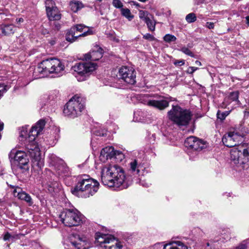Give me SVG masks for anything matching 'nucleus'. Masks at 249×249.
I'll use <instances>...</instances> for the list:
<instances>
[{
    "label": "nucleus",
    "instance_id": "1",
    "mask_svg": "<svg viewBox=\"0 0 249 249\" xmlns=\"http://www.w3.org/2000/svg\"><path fill=\"white\" fill-rule=\"evenodd\" d=\"M129 164L127 175L123 168L117 164L105 166L101 172L102 183L109 187L127 188L132 183V176L138 175L140 172L137 160H134Z\"/></svg>",
    "mask_w": 249,
    "mask_h": 249
},
{
    "label": "nucleus",
    "instance_id": "2",
    "mask_svg": "<svg viewBox=\"0 0 249 249\" xmlns=\"http://www.w3.org/2000/svg\"><path fill=\"white\" fill-rule=\"evenodd\" d=\"M244 134L234 130L230 131L222 138L224 144L229 147H233L230 151L231 164L240 171L249 167V147L245 148L239 145L243 139Z\"/></svg>",
    "mask_w": 249,
    "mask_h": 249
},
{
    "label": "nucleus",
    "instance_id": "3",
    "mask_svg": "<svg viewBox=\"0 0 249 249\" xmlns=\"http://www.w3.org/2000/svg\"><path fill=\"white\" fill-rule=\"evenodd\" d=\"M45 122L43 120L38 121L35 125L33 126L28 134L29 141H31L26 145V149L29 156L32 158V165L36 170H40L44 165L43 160L41 157L40 151L34 141L36 137L38 136L43 129Z\"/></svg>",
    "mask_w": 249,
    "mask_h": 249
},
{
    "label": "nucleus",
    "instance_id": "4",
    "mask_svg": "<svg viewBox=\"0 0 249 249\" xmlns=\"http://www.w3.org/2000/svg\"><path fill=\"white\" fill-rule=\"evenodd\" d=\"M99 183L87 175H82L77 178V183L71 189V193L79 197L87 198L94 195L98 190Z\"/></svg>",
    "mask_w": 249,
    "mask_h": 249
},
{
    "label": "nucleus",
    "instance_id": "5",
    "mask_svg": "<svg viewBox=\"0 0 249 249\" xmlns=\"http://www.w3.org/2000/svg\"><path fill=\"white\" fill-rule=\"evenodd\" d=\"M85 99L74 95L64 106L63 110L64 116L71 119L80 116L85 108Z\"/></svg>",
    "mask_w": 249,
    "mask_h": 249
},
{
    "label": "nucleus",
    "instance_id": "6",
    "mask_svg": "<svg viewBox=\"0 0 249 249\" xmlns=\"http://www.w3.org/2000/svg\"><path fill=\"white\" fill-rule=\"evenodd\" d=\"M64 69V64L59 59L55 58L43 60L38 64L37 67L39 72L44 74L55 73L57 76L63 74Z\"/></svg>",
    "mask_w": 249,
    "mask_h": 249
},
{
    "label": "nucleus",
    "instance_id": "7",
    "mask_svg": "<svg viewBox=\"0 0 249 249\" xmlns=\"http://www.w3.org/2000/svg\"><path fill=\"white\" fill-rule=\"evenodd\" d=\"M169 119L178 126L187 125L192 117L189 110L184 109L178 105L172 106V109L168 112Z\"/></svg>",
    "mask_w": 249,
    "mask_h": 249
},
{
    "label": "nucleus",
    "instance_id": "8",
    "mask_svg": "<svg viewBox=\"0 0 249 249\" xmlns=\"http://www.w3.org/2000/svg\"><path fill=\"white\" fill-rule=\"evenodd\" d=\"M62 223L67 227L78 226L86 220L85 217L77 210L65 209L59 214Z\"/></svg>",
    "mask_w": 249,
    "mask_h": 249
},
{
    "label": "nucleus",
    "instance_id": "9",
    "mask_svg": "<svg viewBox=\"0 0 249 249\" xmlns=\"http://www.w3.org/2000/svg\"><path fill=\"white\" fill-rule=\"evenodd\" d=\"M92 243L89 238L84 235L72 233L69 238L68 244L65 246V249H89Z\"/></svg>",
    "mask_w": 249,
    "mask_h": 249
},
{
    "label": "nucleus",
    "instance_id": "10",
    "mask_svg": "<svg viewBox=\"0 0 249 249\" xmlns=\"http://www.w3.org/2000/svg\"><path fill=\"white\" fill-rule=\"evenodd\" d=\"M96 241L102 249H122V243L118 241L111 234L96 233Z\"/></svg>",
    "mask_w": 249,
    "mask_h": 249
},
{
    "label": "nucleus",
    "instance_id": "11",
    "mask_svg": "<svg viewBox=\"0 0 249 249\" xmlns=\"http://www.w3.org/2000/svg\"><path fill=\"white\" fill-rule=\"evenodd\" d=\"M9 159L12 165H17L22 172L29 170V160L25 152L12 149L9 154Z\"/></svg>",
    "mask_w": 249,
    "mask_h": 249
},
{
    "label": "nucleus",
    "instance_id": "12",
    "mask_svg": "<svg viewBox=\"0 0 249 249\" xmlns=\"http://www.w3.org/2000/svg\"><path fill=\"white\" fill-rule=\"evenodd\" d=\"M97 65L91 62H82L76 64L72 69L78 81L86 80L89 74L96 69Z\"/></svg>",
    "mask_w": 249,
    "mask_h": 249
},
{
    "label": "nucleus",
    "instance_id": "13",
    "mask_svg": "<svg viewBox=\"0 0 249 249\" xmlns=\"http://www.w3.org/2000/svg\"><path fill=\"white\" fill-rule=\"evenodd\" d=\"M136 72L131 67L123 66L119 70L117 76L128 84L134 85L136 82Z\"/></svg>",
    "mask_w": 249,
    "mask_h": 249
},
{
    "label": "nucleus",
    "instance_id": "14",
    "mask_svg": "<svg viewBox=\"0 0 249 249\" xmlns=\"http://www.w3.org/2000/svg\"><path fill=\"white\" fill-rule=\"evenodd\" d=\"M185 146L196 153L207 147V145L203 141L194 136L188 137L184 142Z\"/></svg>",
    "mask_w": 249,
    "mask_h": 249
},
{
    "label": "nucleus",
    "instance_id": "15",
    "mask_svg": "<svg viewBox=\"0 0 249 249\" xmlns=\"http://www.w3.org/2000/svg\"><path fill=\"white\" fill-rule=\"evenodd\" d=\"M47 175V188L51 193H57L61 189V186L57 180H55L56 176L50 170H46Z\"/></svg>",
    "mask_w": 249,
    "mask_h": 249
},
{
    "label": "nucleus",
    "instance_id": "16",
    "mask_svg": "<svg viewBox=\"0 0 249 249\" xmlns=\"http://www.w3.org/2000/svg\"><path fill=\"white\" fill-rule=\"evenodd\" d=\"M104 51L98 45L95 46L94 49L89 53L84 54V58L86 60L97 61L103 57Z\"/></svg>",
    "mask_w": 249,
    "mask_h": 249
},
{
    "label": "nucleus",
    "instance_id": "17",
    "mask_svg": "<svg viewBox=\"0 0 249 249\" xmlns=\"http://www.w3.org/2000/svg\"><path fill=\"white\" fill-rule=\"evenodd\" d=\"M13 194L15 197H17L19 199L26 201L29 206L33 205V201L31 196L25 192L23 191L21 188L17 187L13 190Z\"/></svg>",
    "mask_w": 249,
    "mask_h": 249
},
{
    "label": "nucleus",
    "instance_id": "18",
    "mask_svg": "<svg viewBox=\"0 0 249 249\" xmlns=\"http://www.w3.org/2000/svg\"><path fill=\"white\" fill-rule=\"evenodd\" d=\"M147 105L160 110H162L169 106V102L164 99L159 100H150L147 102Z\"/></svg>",
    "mask_w": 249,
    "mask_h": 249
},
{
    "label": "nucleus",
    "instance_id": "19",
    "mask_svg": "<svg viewBox=\"0 0 249 249\" xmlns=\"http://www.w3.org/2000/svg\"><path fill=\"white\" fill-rule=\"evenodd\" d=\"M92 34V31H90L89 29L87 31L84 32V33L81 34H72L71 33V29H70L67 33L66 35V39L67 41L70 42H73L75 41L79 37L85 36L88 35Z\"/></svg>",
    "mask_w": 249,
    "mask_h": 249
},
{
    "label": "nucleus",
    "instance_id": "20",
    "mask_svg": "<svg viewBox=\"0 0 249 249\" xmlns=\"http://www.w3.org/2000/svg\"><path fill=\"white\" fill-rule=\"evenodd\" d=\"M16 30V27L12 24L0 25V35L9 36L13 35Z\"/></svg>",
    "mask_w": 249,
    "mask_h": 249
},
{
    "label": "nucleus",
    "instance_id": "21",
    "mask_svg": "<svg viewBox=\"0 0 249 249\" xmlns=\"http://www.w3.org/2000/svg\"><path fill=\"white\" fill-rule=\"evenodd\" d=\"M116 154V151L114 150L112 146H108L102 149L100 153V158H105L107 160L111 159Z\"/></svg>",
    "mask_w": 249,
    "mask_h": 249
},
{
    "label": "nucleus",
    "instance_id": "22",
    "mask_svg": "<svg viewBox=\"0 0 249 249\" xmlns=\"http://www.w3.org/2000/svg\"><path fill=\"white\" fill-rule=\"evenodd\" d=\"M46 13L50 20H58L61 18V14L57 7H54V9L47 11Z\"/></svg>",
    "mask_w": 249,
    "mask_h": 249
},
{
    "label": "nucleus",
    "instance_id": "23",
    "mask_svg": "<svg viewBox=\"0 0 249 249\" xmlns=\"http://www.w3.org/2000/svg\"><path fill=\"white\" fill-rule=\"evenodd\" d=\"M56 172L59 176L64 177L68 176L69 175V168L65 165L60 163L55 168Z\"/></svg>",
    "mask_w": 249,
    "mask_h": 249
},
{
    "label": "nucleus",
    "instance_id": "24",
    "mask_svg": "<svg viewBox=\"0 0 249 249\" xmlns=\"http://www.w3.org/2000/svg\"><path fill=\"white\" fill-rule=\"evenodd\" d=\"M71 33L72 34H76L78 32L84 33V32L87 31L89 29L91 31L89 28L84 24H77L72 26L71 28Z\"/></svg>",
    "mask_w": 249,
    "mask_h": 249
},
{
    "label": "nucleus",
    "instance_id": "25",
    "mask_svg": "<svg viewBox=\"0 0 249 249\" xmlns=\"http://www.w3.org/2000/svg\"><path fill=\"white\" fill-rule=\"evenodd\" d=\"M62 162V161L55 155L51 154L49 156V163L54 168Z\"/></svg>",
    "mask_w": 249,
    "mask_h": 249
},
{
    "label": "nucleus",
    "instance_id": "26",
    "mask_svg": "<svg viewBox=\"0 0 249 249\" xmlns=\"http://www.w3.org/2000/svg\"><path fill=\"white\" fill-rule=\"evenodd\" d=\"M144 22L146 24L147 28L149 31L154 32L155 30L156 22L154 20L153 16L152 18L150 17L148 19H147Z\"/></svg>",
    "mask_w": 249,
    "mask_h": 249
},
{
    "label": "nucleus",
    "instance_id": "27",
    "mask_svg": "<svg viewBox=\"0 0 249 249\" xmlns=\"http://www.w3.org/2000/svg\"><path fill=\"white\" fill-rule=\"evenodd\" d=\"M144 115L145 113L143 112L142 110H137L134 112V118H135L136 121L138 122H144Z\"/></svg>",
    "mask_w": 249,
    "mask_h": 249
},
{
    "label": "nucleus",
    "instance_id": "28",
    "mask_svg": "<svg viewBox=\"0 0 249 249\" xmlns=\"http://www.w3.org/2000/svg\"><path fill=\"white\" fill-rule=\"evenodd\" d=\"M70 6L71 11L75 13L82 8V3L78 1L71 2Z\"/></svg>",
    "mask_w": 249,
    "mask_h": 249
},
{
    "label": "nucleus",
    "instance_id": "29",
    "mask_svg": "<svg viewBox=\"0 0 249 249\" xmlns=\"http://www.w3.org/2000/svg\"><path fill=\"white\" fill-rule=\"evenodd\" d=\"M121 14L122 15L129 19V20H131L133 18L134 16L131 15L130 11L128 8H123V7L121 8Z\"/></svg>",
    "mask_w": 249,
    "mask_h": 249
},
{
    "label": "nucleus",
    "instance_id": "30",
    "mask_svg": "<svg viewBox=\"0 0 249 249\" xmlns=\"http://www.w3.org/2000/svg\"><path fill=\"white\" fill-rule=\"evenodd\" d=\"M139 15V18L144 21H146L150 17L152 18V16L146 11L140 10Z\"/></svg>",
    "mask_w": 249,
    "mask_h": 249
},
{
    "label": "nucleus",
    "instance_id": "31",
    "mask_svg": "<svg viewBox=\"0 0 249 249\" xmlns=\"http://www.w3.org/2000/svg\"><path fill=\"white\" fill-rule=\"evenodd\" d=\"M231 111H221L218 110L216 113L218 119L223 121L225 119L226 117L230 114Z\"/></svg>",
    "mask_w": 249,
    "mask_h": 249
},
{
    "label": "nucleus",
    "instance_id": "32",
    "mask_svg": "<svg viewBox=\"0 0 249 249\" xmlns=\"http://www.w3.org/2000/svg\"><path fill=\"white\" fill-rule=\"evenodd\" d=\"M46 11H48L51 9H54V7H57L55 6V3L53 0H46L45 2Z\"/></svg>",
    "mask_w": 249,
    "mask_h": 249
},
{
    "label": "nucleus",
    "instance_id": "33",
    "mask_svg": "<svg viewBox=\"0 0 249 249\" xmlns=\"http://www.w3.org/2000/svg\"><path fill=\"white\" fill-rule=\"evenodd\" d=\"M185 19L189 23H193L196 20V17L195 13H191L186 15Z\"/></svg>",
    "mask_w": 249,
    "mask_h": 249
},
{
    "label": "nucleus",
    "instance_id": "34",
    "mask_svg": "<svg viewBox=\"0 0 249 249\" xmlns=\"http://www.w3.org/2000/svg\"><path fill=\"white\" fill-rule=\"evenodd\" d=\"M163 40L164 41L167 43H170L171 42H174L177 40L176 37L171 34H166L163 37Z\"/></svg>",
    "mask_w": 249,
    "mask_h": 249
},
{
    "label": "nucleus",
    "instance_id": "35",
    "mask_svg": "<svg viewBox=\"0 0 249 249\" xmlns=\"http://www.w3.org/2000/svg\"><path fill=\"white\" fill-rule=\"evenodd\" d=\"M180 51L185 53V54L190 56L192 57H195V55L192 53L188 48L184 46L181 48L179 50Z\"/></svg>",
    "mask_w": 249,
    "mask_h": 249
},
{
    "label": "nucleus",
    "instance_id": "36",
    "mask_svg": "<svg viewBox=\"0 0 249 249\" xmlns=\"http://www.w3.org/2000/svg\"><path fill=\"white\" fill-rule=\"evenodd\" d=\"M229 97L233 101L238 100L239 97V92L238 91H235L231 92Z\"/></svg>",
    "mask_w": 249,
    "mask_h": 249
},
{
    "label": "nucleus",
    "instance_id": "37",
    "mask_svg": "<svg viewBox=\"0 0 249 249\" xmlns=\"http://www.w3.org/2000/svg\"><path fill=\"white\" fill-rule=\"evenodd\" d=\"M7 86L4 84L0 83V100L7 90Z\"/></svg>",
    "mask_w": 249,
    "mask_h": 249
},
{
    "label": "nucleus",
    "instance_id": "38",
    "mask_svg": "<svg viewBox=\"0 0 249 249\" xmlns=\"http://www.w3.org/2000/svg\"><path fill=\"white\" fill-rule=\"evenodd\" d=\"M18 238V235H12L8 232H6L4 234V236H3V240L4 241L9 240L10 239H12V240H14V239H15L16 238Z\"/></svg>",
    "mask_w": 249,
    "mask_h": 249
},
{
    "label": "nucleus",
    "instance_id": "39",
    "mask_svg": "<svg viewBox=\"0 0 249 249\" xmlns=\"http://www.w3.org/2000/svg\"><path fill=\"white\" fill-rule=\"evenodd\" d=\"M19 130V137L22 138L26 137L27 132V126H26L25 127H22V128H20Z\"/></svg>",
    "mask_w": 249,
    "mask_h": 249
},
{
    "label": "nucleus",
    "instance_id": "40",
    "mask_svg": "<svg viewBox=\"0 0 249 249\" xmlns=\"http://www.w3.org/2000/svg\"><path fill=\"white\" fill-rule=\"evenodd\" d=\"M112 5L116 8H121L123 6V4L121 0H113Z\"/></svg>",
    "mask_w": 249,
    "mask_h": 249
},
{
    "label": "nucleus",
    "instance_id": "41",
    "mask_svg": "<svg viewBox=\"0 0 249 249\" xmlns=\"http://www.w3.org/2000/svg\"><path fill=\"white\" fill-rule=\"evenodd\" d=\"M143 38L146 40H147L150 41H152L155 40V37L149 33H147L145 35H143Z\"/></svg>",
    "mask_w": 249,
    "mask_h": 249
},
{
    "label": "nucleus",
    "instance_id": "42",
    "mask_svg": "<svg viewBox=\"0 0 249 249\" xmlns=\"http://www.w3.org/2000/svg\"><path fill=\"white\" fill-rule=\"evenodd\" d=\"M173 63L175 66H181L185 64V60L183 59L175 60L174 61Z\"/></svg>",
    "mask_w": 249,
    "mask_h": 249
},
{
    "label": "nucleus",
    "instance_id": "43",
    "mask_svg": "<svg viewBox=\"0 0 249 249\" xmlns=\"http://www.w3.org/2000/svg\"><path fill=\"white\" fill-rule=\"evenodd\" d=\"M198 69V68L195 67H189L187 70L186 71V72L189 74H192L195 71Z\"/></svg>",
    "mask_w": 249,
    "mask_h": 249
},
{
    "label": "nucleus",
    "instance_id": "44",
    "mask_svg": "<svg viewBox=\"0 0 249 249\" xmlns=\"http://www.w3.org/2000/svg\"><path fill=\"white\" fill-rule=\"evenodd\" d=\"M206 26L210 29H213L214 28V23L213 22H207L206 23Z\"/></svg>",
    "mask_w": 249,
    "mask_h": 249
},
{
    "label": "nucleus",
    "instance_id": "45",
    "mask_svg": "<svg viewBox=\"0 0 249 249\" xmlns=\"http://www.w3.org/2000/svg\"><path fill=\"white\" fill-rule=\"evenodd\" d=\"M95 134L97 136H104L105 135H106V133L105 132H100L99 131H96Z\"/></svg>",
    "mask_w": 249,
    "mask_h": 249
},
{
    "label": "nucleus",
    "instance_id": "46",
    "mask_svg": "<svg viewBox=\"0 0 249 249\" xmlns=\"http://www.w3.org/2000/svg\"><path fill=\"white\" fill-rule=\"evenodd\" d=\"M16 21L17 23H22L24 21V19H23V18H17Z\"/></svg>",
    "mask_w": 249,
    "mask_h": 249
},
{
    "label": "nucleus",
    "instance_id": "47",
    "mask_svg": "<svg viewBox=\"0 0 249 249\" xmlns=\"http://www.w3.org/2000/svg\"><path fill=\"white\" fill-rule=\"evenodd\" d=\"M55 29L58 30L60 28V24L59 23L54 24Z\"/></svg>",
    "mask_w": 249,
    "mask_h": 249
},
{
    "label": "nucleus",
    "instance_id": "48",
    "mask_svg": "<svg viewBox=\"0 0 249 249\" xmlns=\"http://www.w3.org/2000/svg\"><path fill=\"white\" fill-rule=\"evenodd\" d=\"M244 243H245L246 245L247 246V248L249 247V239L244 240Z\"/></svg>",
    "mask_w": 249,
    "mask_h": 249
},
{
    "label": "nucleus",
    "instance_id": "49",
    "mask_svg": "<svg viewBox=\"0 0 249 249\" xmlns=\"http://www.w3.org/2000/svg\"><path fill=\"white\" fill-rule=\"evenodd\" d=\"M133 5H135L137 7H139L140 6V4L136 1H132Z\"/></svg>",
    "mask_w": 249,
    "mask_h": 249
},
{
    "label": "nucleus",
    "instance_id": "50",
    "mask_svg": "<svg viewBox=\"0 0 249 249\" xmlns=\"http://www.w3.org/2000/svg\"><path fill=\"white\" fill-rule=\"evenodd\" d=\"M246 23L249 26V16H247L246 17Z\"/></svg>",
    "mask_w": 249,
    "mask_h": 249
},
{
    "label": "nucleus",
    "instance_id": "51",
    "mask_svg": "<svg viewBox=\"0 0 249 249\" xmlns=\"http://www.w3.org/2000/svg\"><path fill=\"white\" fill-rule=\"evenodd\" d=\"M195 63H196L197 65L199 66H201V65H202V64H201V62H200V61H198V60H196V61Z\"/></svg>",
    "mask_w": 249,
    "mask_h": 249
},
{
    "label": "nucleus",
    "instance_id": "52",
    "mask_svg": "<svg viewBox=\"0 0 249 249\" xmlns=\"http://www.w3.org/2000/svg\"><path fill=\"white\" fill-rule=\"evenodd\" d=\"M9 186H10V188H11L12 189H14V190L17 187V186H13V185H10Z\"/></svg>",
    "mask_w": 249,
    "mask_h": 249
},
{
    "label": "nucleus",
    "instance_id": "53",
    "mask_svg": "<svg viewBox=\"0 0 249 249\" xmlns=\"http://www.w3.org/2000/svg\"><path fill=\"white\" fill-rule=\"evenodd\" d=\"M51 44L52 45H53L55 44V41H52L51 42Z\"/></svg>",
    "mask_w": 249,
    "mask_h": 249
},
{
    "label": "nucleus",
    "instance_id": "54",
    "mask_svg": "<svg viewBox=\"0 0 249 249\" xmlns=\"http://www.w3.org/2000/svg\"><path fill=\"white\" fill-rule=\"evenodd\" d=\"M152 137L153 138L154 140L153 141H155V134H153Z\"/></svg>",
    "mask_w": 249,
    "mask_h": 249
}]
</instances>
